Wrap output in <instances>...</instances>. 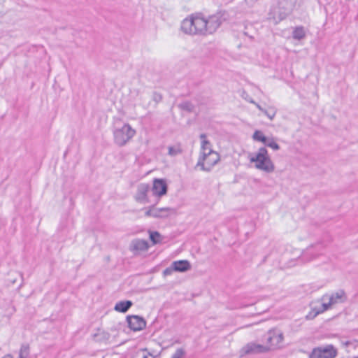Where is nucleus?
I'll return each mask as SVG.
<instances>
[{"mask_svg": "<svg viewBox=\"0 0 358 358\" xmlns=\"http://www.w3.org/2000/svg\"><path fill=\"white\" fill-rule=\"evenodd\" d=\"M181 30L189 35L206 36V22L201 13L192 14L184 19L181 23Z\"/></svg>", "mask_w": 358, "mask_h": 358, "instance_id": "1", "label": "nucleus"}, {"mask_svg": "<svg viewBox=\"0 0 358 358\" xmlns=\"http://www.w3.org/2000/svg\"><path fill=\"white\" fill-rule=\"evenodd\" d=\"M250 162L255 163V168L270 173L274 171L275 166L264 147L260 148L257 152L250 158Z\"/></svg>", "mask_w": 358, "mask_h": 358, "instance_id": "2", "label": "nucleus"}, {"mask_svg": "<svg viewBox=\"0 0 358 358\" xmlns=\"http://www.w3.org/2000/svg\"><path fill=\"white\" fill-rule=\"evenodd\" d=\"M135 134L136 131L129 124H124L122 128L114 130V142L118 146H124Z\"/></svg>", "mask_w": 358, "mask_h": 358, "instance_id": "3", "label": "nucleus"}, {"mask_svg": "<svg viewBox=\"0 0 358 358\" xmlns=\"http://www.w3.org/2000/svg\"><path fill=\"white\" fill-rule=\"evenodd\" d=\"M298 0H277V6L273 12L278 15L279 19L283 20L289 15L295 8Z\"/></svg>", "mask_w": 358, "mask_h": 358, "instance_id": "4", "label": "nucleus"}, {"mask_svg": "<svg viewBox=\"0 0 358 358\" xmlns=\"http://www.w3.org/2000/svg\"><path fill=\"white\" fill-rule=\"evenodd\" d=\"M338 355L337 349L332 345L315 348L309 358H335Z\"/></svg>", "mask_w": 358, "mask_h": 358, "instance_id": "5", "label": "nucleus"}, {"mask_svg": "<svg viewBox=\"0 0 358 358\" xmlns=\"http://www.w3.org/2000/svg\"><path fill=\"white\" fill-rule=\"evenodd\" d=\"M225 20L224 12L222 11L217 12L206 19L207 35L215 33Z\"/></svg>", "mask_w": 358, "mask_h": 358, "instance_id": "6", "label": "nucleus"}, {"mask_svg": "<svg viewBox=\"0 0 358 358\" xmlns=\"http://www.w3.org/2000/svg\"><path fill=\"white\" fill-rule=\"evenodd\" d=\"M150 189L149 184L140 183L137 185L136 192L134 195V199L141 203H146L149 202L148 198V193Z\"/></svg>", "mask_w": 358, "mask_h": 358, "instance_id": "7", "label": "nucleus"}, {"mask_svg": "<svg viewBox=\"0 0 358 358\" xmlns=\"http://www.w3.org/2000/svg\"><path fill=\"white\" fill-rule=\"evenodd\" d=\"M127 321L129 327L134 331H141L146 327L144 318L138 315H128Z\"/></svg>", "mask_w": 358, "mask_h": 358, "instance_id": "8", "label": "nucleus"}, {"mask_svg": "<svg viewBox=\"0 0 358 358\" xmlns=\"http://www.w3.org/2000/svg\"><path fill=\"white\" fill-rule=\"evenodd\" d=\"M168 191V185L166 180L162 178H155L153 180V185L152 192L154 196L162 197L166 195Z\"/></svg>", "mask_w": 358, "mask_h": 358, "instance_id": "9", "label": "nucleus"}, {"mask_svg": "<svg viewBox=\"0 0 358 358\" xmlns=\"http://www.w3.org/2000/svg\"><path fill=\"white\" fill-rule=\"evenodd\" d=\"M149 248V243L147 241L143 239L136 238L131 241L129 250L134 253L136 254L140 252H144Z\"/></svg>", "mask_w": 358, "mask_h": 358, "instance_id": "10", "label": "nucleus"}, {"mask_svg": "<svg viewBox=\"0 0 358 358\" xmlns=\"http://www.w3.org/2000/svg\"><path fill=\"white\" fill-rule=\"evenodd\" d=\"M323 249V245L322 243H317L315 245H312L308 248L302 255V257L303 259L307 261H310L314 259L317 254L315 253V250L319 252Z\"/></svg>", "mask_w": 358, "mask_h": 358, "instance_id": "11", "label": "nucleus"}, {"mask_svg": "<svg viewBox=\"0 0 358 358\" xmlns=\"http://www.w3.org/2000/svg\"><path fill=\"white\" fill-rule=\"evenodd\" d=\"M327 299L330 300L332 304H336L338 303L344 302L346 299V295L344 290L341 289L335 293H333L331 296L324 295L322 297V300L325 301Z\"/></svg>", "mask_w": 358, "mask_h": 358, "instance_id": "12", "label": "nucleus"}, {"mask_svg": "<svg viewBox=\"0 0 358 358\" xmlns=\"http://www.w3.org/2000/svg\"><path fill=\"white\" fill-rule=\"evenodd\" d=\"M268 350L267 346L256 343H250L245 347L246 354L264 352Z\"/></svg>", "mask_w": 358, "mask_h": 358, "instance_id": "13", "label": "nucleus"}, {"mask_svg": "<svg viewBox=\"0 0 358 358\" xmlns=\"http://www.w3.org/2000/svg\"><path fill=\"white\" fill-rule=\"evenodd\" d=\"M152 217L155 218H165L168 217L169 212H173V209L166 207L156 208L154 206H152Z\"/></svg>", "mask_w": 358, "mask_h": 358, "instance_id": "14", "label": "nucleus"}, {"mask_svg": "<svg viewBox=\"0 0 358 358\" xmlns=\"http://www.w3.org/2000/svg\"><path fill=\"white\" fill-rule=\"evenodd\" d=\"M206 155H207V160H206V163L207 165H210L211 171L213 167L220 161V155L217 152L213 151L212 149H209V151L206 152Z\"/></svg>", "mask_w": 358, "mask_h": 358, "instance_id": "15", "label": "nucleus"}, {"mask_svg": "<svg viewBox=\"0 0 358 358\" xmlns=\"http://www.w3.org/2000/svg\"><path fill=\"white\" fill-rule=\"evenodd\" d=\"M175 271L185 272L191 268V264L187 260H178L173 262Z\"/></svg>", "mask_w": 358, "mask_h": 358, "instance_id": "16", "label": "nucleus"}, {"mask_svg": "<svg viewBox=\"0 0 358 358\" xmlns=\"http://www.w3.org/2000/svg\"><path fill=\"white\" fill-rule=\"evenodd\" d=\"M206 160H207V155H206V152H201L197 164H196L195 167H200V169L201 171L210 172V165H207L206 163Z\"/></svg>", "mask_w": 358, "mask_h": 358, "instance_id": "17", "label": "nucleus"}, {"mask_svg": "<svg viewBox=\"0 0 358 358\" xmlns=\"http://www.w3.org/2000/svg\"><path fill=\"white\" fill-rule=\"evenodd\" d=\"M133 303L131 301H121L115 304L114 309L120 313H126L131 307Z\"/></svg>", "mask_w": 358, "mask_h": 358, "instance_id": "18", "label": "nucleus"}, {"mask_svg": "<svg viewBox=\"0 0 358 358\" xmlns=\"http://www.w3.org/2000/svg\"><path fill=\"white\" fill-rule=\"evenodd\" d=\"M17 358H32L30 354V346L28 343L21 345Z\"/></svg>", "mask_w": 358, "mask_h": 358, "instance_id": "19", "label": "nucleus"}, {"mask_svg": "<svg viewBox=\"0 0 358 358\" xmlns=\"http://www.w3.org/2000/svg\"><path fill=\"white\" fill-rule=\"evenodd\" d=\"M269 333L271 334L273 339V347H276L282 342L283 339L282 334L275 330H271L269 331Z\"/></svg>", "mask_w": 358, "mask_h": 358, "instance_id": "20", "label": "nucleus"}, {"mask_svg": "<svg viewBox=\"0 0 358 358\" xmlns=\"http://www.w3.org/2000/svg\"><path fill=\"white\" fill-rule=\"evenodd\" d=\"M182 152V149L180 143H177L173 146L168 147V154L170 156L174 157Z\"/></svg>", "mask_w": 358, "mask_h": 358, "instance_id": "21", "label": "nucleus"}, {"mask_svg": "<svg viewBox=\"0 0 358 358\" xmlns=\"http://www.w3.org/2000/svg\"><path fill=\"white\" fill-rule=\"evenodd\" d=\"M305 36L306 34L304 28L301 26L296 27L292 32V37L296 40H301L305 37Z\"/></svg>", "mask_w": 358, "mask_h": 358, "instance_id": "22", "label": "nucleus"}, {"mask_svg": "<svg viewBox=\"0 0 358 358\" xmlns=\"http://www.w3.org/2000/svg\"><path fill=\"white\" fill-rule=\"evenodd\" d=\"M200 138L201 139V152H208L209 149H211L210 145V141L206 139V135L205 134H201L200 135Z\"/></svg>", "mask_w": 358, "mask_h": 358, "instance_id": "23", "label": "nucleus"}, {"mask_svg": "<svg viewBox=\"0 0 358 358\" xmlns=\"http://www.w3.org/2000/svg\"><path fill=\"white\" fill-rule=\"evenodd\" d=\"M150 239L154 245L162 242V236L158 231H150Z\"/></svg>", "mask_w": 358, "mask_h": 358, "instance_id": "24", "label": "nucleus"}, {"mask_svg": "<svg viewBox=\"0 0 358 358\" xmlns=\"http://www.w3.org/2000/svg\"><path fill=\"white\" fill-rule=\"evenodd\" d=\"M252 138L255 141L262 142L264 144L266 143V141L267 140V137L265 136L261 131L258 130L255 131Z\"/></svg>", "mask_w": 358, "mask_h": 358, "instance_id": "25", "label": "nucleus"}, {"mask_svg": "<svg viewBox=\"0 0 358 358\" xmlns=\"http://www.w3.org/2000/svg\"><path fill=\"white\" fill-rule=\"evenodd\" d=\"M179 108L187 112H192L194 106L191 102L185 101L179 104Z\"/></svg>", "mask_w": 358, "mask_h": 358, "instance_id": "26", "label": "nucleus"}, {"mask_svg": "<svg viewBox=\"0 0 358 358\" xmlns=\"http://www.w3.org/2000/svg\"><path fill=\"white\" fill-rule=\"evenodd\" d=\"M263 113L272 120L276 115V109L273 107H270L268 109H264Z\"/></svg>", "mask_w": 358, "mask_h": 358, "instance_id": "27", "label": "nucleus"}, {"mask_svg": "<svg viewBox=\"0 0 358 358\" xmlns=\"http://www.w3.org/2000/svg\"><path fill=\"white\" fill-rule=\"evenodd\" d=\"M264 145L272 148L274 150H278L280 149L279 145L277 143H275L273 138H267V140L266 141Z\"/></svg>", "mask_w": 358, "mask_h": 358, "instance_id": "28", "label": "nucleus"}, {"mask_svg": "<svg viewBox=\"0 0 358 358\" xmlns=\"http://www.w3.org/2000/svg\"><path fill=\"white\" fill-rule=\"evenodd\" d=\"M184 355L185 351L182 348H179L175 352L171 358H182Z\"/></svg>", "mask_w": 358, "mask_h": 358, "instance_id": "29", "label": "nucleus"}, {"mask_svg": "<svg viewBox=\"0 0 358 358\" xmlns=\"http://www.w3.org/2000/svg\"><path fill=\"white\" fill-rule=\"evenodd\" d=\"M173 271H175V269H173V264H172L170 267H168V268H165L164 270L163 275L164 276L169 275H171L173 273Z\"/></svg>", "mask_w": 358, "mask_h": 358, "instance_id": "30", "label": "nucleus"}, {"mask_svg": "<svg viewBox=\"0 0 358 358\" xmlns=\"http://www.w3.org/2000/svg\"><path fill=\"white\" fill-rule=\"evenodd\" d=\"M153 100L156 103H159L162 100V95L160 93L158 92H154L153 93Z\"/></svg>", "mask_w": 358, "mask_h": 358, "instance_id": "31", "label": "nucleus"}, {"mask_svg": "<svg viewBox=\"0 0 358 358\" xmlns=\"http://www.w3.org/2000/svg\"><path fill=\"white\" fill-rule=\"evenodd\" d=\"M332 303L330 301V300H329V302L328 303H322V309L321 310H319L320 311V313H322L327 310H328L331 306H332Z\"/></svg>", "mask_w": 358, "mask_h": 358, "instance_id": "32", "label": "nucleus"}, {"mask_svg": "<svg viewBox=\"0 0 358 358\" xmlns=\"http://www.w3.org/2000/svg\"><path fill=\"white\" fill-rule=\"evenodd\" d=\"M265 340L266 341L267 343L270 345V346L268 347L269 348L271 347H273V339H272V337H271V334L269 333V331L265 336Z\"/></svg>", "mask_w": 358, "mask_h": 358, "instance_id": "33", "label": "nucleus"}, {"mask_svg": "<svg viewBox=\"0 0 358 358\" xmlns=\"http://www.w3.org/2000/svg\"><path fill=\"white\" fill-rule=\"evenodd\" d=\"M320 313V311H314V312H310L307 315H306V319L308 320H312L313 318H315L318 314Z\"/></svg>", "mask_w": 358, "mask_h": 358, "instance_id": "34", "label": "nucleus"}, {"mask_svg": "<svg viewBox=\"0 0 358 358\" xmlns=\"http://www.w3.org/2000/svg\"><path fill=\"white\" fill-rule=\"evenodd\" d=\"M145 215L147 217H152V207H150V208L145 211Z\"/></svg>", "mask_w": 358, "mask_h": 358, "instance_id": "35", "label": "nucleus"}, {"mask_svg": "<svg viewBox=\"0 0 358 358\" xmlns=\"http://www.w3.org/2000/svg\"><path fill=\"white\" fill-rule=\"evenodd\" d=\"M255 106L256 107L263 113V111L264 110V108H263L259 103H255Z\"/></svg>", "mask_w": 358, "mask_h": 358, "instance_id": "36", "label": "nucleus"}, {"mask_svg": "<svg viewBox=\"0 0 358 358\" xmlns=\"http://www.w3.org/2000/svg\"><path fill=\"white\" fill-rule=\"evenodd\" d=\"M143 358H154V356L149 352L148 355H144Z\"/></svg>", "mask_w": 358, "mask_h": 358, "instance_id": "37", "label": "nucleus"}, {"mask_svg": "<svg viewBox=\"0 0 358 358\" xmlns=\"http://www.w3.org/2000/svg\"><path fill=\"white\" fill-rule=\"evenodd\" d=\"M249 101H250V103H252L255 104V103H256V102H255L254 100H252V99L249 100Z\"/></svg>", "mask_w": 358, "mask_h": 358, "instance_id": "38", "label": "nucleus"}, {"mask_svg": "<svg viewBox=\"0 0 358 358\" xmlns=\"http://www.w3.org/2000/svg\"><path fill=\"white\" fill-rule=\"evenodd\" d=\"M353 358H358V356H357V357H353Z\"/></svg>", "mask_w": 358, "mask_h": 358, "instance_id": "39", "label": "nucleus"}]
</instances>
